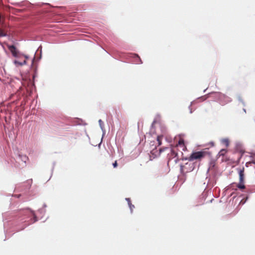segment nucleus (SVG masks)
<instances>
[{"instance_id": "f257e3e1", "label": "nucleus", "mask_w": 255, "mask_h": 255, "mask_svg": "<svg viewBox=\"0 0 255 255\" xmlns=\"http://www.w3.org/2000/svg\"><path fill=\"white\" fill-rule=\"evenodd\" d=\"M211 153L205 149L192 152L188 159L189 161H192L195 160H201L206 156H211Z\"/></svg>"}, {"instance_id": "f03ea898", "label": "nucleus", "mask_w": 255, "mask_h": 255, "mask_svg": "<svg viewBox=\"0 0 255 255\" xmlns=\"http://www.w3.org/2000/svg\"><path fill=\"white\" fill-rule=\"evenodd\" d=\"M245 169L244 167H240L237 168V171L239 175V183L238 184L237 187L241 190L244 189L246 188L244 184L245 179Z\"/></svg>"}, {"instance_id": "7ed1b4c3", "label": "nucleus", "mask_w": 255, "mask_h": 255, "mask_svg": "<svg viewBox=\"0 0 255 255\" xmlns=\"http://www.w3.org/2000/svg\"><path fill=\"white\" fill-rule=\"evenodd\" d=\"M215 97L218 98L220 104L223 105L231 101L230 98L221 93H215Z\"/></svg>"}, {"instance_id": "20e7f679", "label": "nucleus", "mask_w": 255, "mask_h": 255, "mask_svg": "<svg viewBox=\"0 0 255 255\" xmlns=\"http://www.w3.org/2000/svg\"><path fill=\"white\" fill-rule=\"evenodd\" d=\"M8 48L10 50V51L11 52L12 55L14 57H17L18 56V52L15 46H14L13 45H9V46H8Z\"/></svg>"}, {"instance_id": "39448f33", "label": "nucleus", "mask_w": 255, "mask_h": 255, "mask_svg": "<svg viewBox=\"0 0 255 255\" xmlns=\"http://www.w3.org/2000/svg\"><path fill=\"white\" fill-rule=\"evenodd\" d=\"M177 152H176V151L175 150L174 148H172L170 150V153L168 154L169 155V158L170 159L171 158H173L175 157H176L177 156Z\"/></svg>"}, {"instance_id": "423d86ee", "label": "nucleus", "mask_w": 255, "mask_h": 255, "mask_svg": "<svg viewBox=\"0 0 255 255\" xmlns=\"http://www.w3.org/2000/svg\"><path fill=\"white\" fill-rule=\"evenodd\" d=\"M176 146L181 147L183 150L186 149V147L185 145L184 140L183 139H179Z\"/></svg>"}, {"instance_id": "0eeeda50", "label": "nucleus", "mask_w": 255, "mask_h": 255, "mask_svg": "<svg viewBox=\"0 0 255 255\" xmlns=\"http://www.w3.org/2000/svg\"><path fill=\"white\" fill-rule=\"evenodd\" d=\"M18 159L25 164L28 159V157L25 155L19 154L18 155Z\"/></svg>"}, {"instance_id": "6e6552de", "label": "nucleus", "mask_w": 255, "mask_h": 255, "mask_svg": "<svg viewBox=\"0 0 255 255\" xmlns=\"http://www.w3.org/2000/svg\"><path fill=\"white\" fill-rule=\"evenodd\" d=\"M221 142L222 144L225 145L226 147H228L229 145V140L228 138H223L221 139Z\"/></svg>"}, {"instance_id": "1a4fd4ad", "label": "nucleus", "mask_w": 255, "mask_h": 255, "mask_svg": "<svg viewBox=\"0 0 255 255\" xmlns=\"http://www.w3.org/2000/svg\"><path fill=\"white\" fill-rule=\"evenodd\" d=\"M14 63L16 65L22 66V65L26 64V60H24L23 62H19V61H18L17 60H15L14 61Z\"/></svg>"}, {"instance_id": "9d476101", "label": "nucleus", "mask_w": 255, "mask_h": 255, "mask_svg": "<svg viewBox=\"0 0 255 255\" xmlns=\"http://www.w3.org/2000/svg\"><path fill=\"white\" fill-rule=\"evenodd\" d=\"M163 138L162 135H158L157 137V141L158 142V145L159 146L161 144V141Z\"/></svg>"}, {"instance_id": "9b49d317", "label": "nucleus", "mask_w": 255, "mask_h": 255, "mask_svg": "<svg viewBox=\"0 0 255 255\" xmlns=\"http://www.w3.org/2000/svg\"><path fill=\"white\" fill-rule=\"evenodd\" d=\"M227 152V150L226 149H221L219 154L220 155V156H224Z\"/></svg>"}, {"instance_id": "f8f14e48", "label": "nucleus", "mask_w": 255, "mask_h": 255, "mask_svg": "<svg viewBox=\"0 0 255 255\" xmlns=\"http://www.w3.org/2000/svg\"><path fill=\"white\" fill-rule=\"evenodd\" d=\"M6 35V33L2 29L1 27H0V37L5 36Z\"/></svg>"}, {"instance_id": "ddd939ff", "label": "nucleus", "mask_w": 255, "mask_h": 255, "mask_svg": "<svg viewBox=\"0 0 255 255\" xmlns=\"http://www.w3.org/2000/svg\"><path fill=\"white\" fill-rule=\"evenodd\" d=\"M28 212H29V213H30L31 215H32V216H34V220L33 222H35L37 221V219H36V217L35 216V215L34 213H33V211H28Z\"/></svg>"}, {"instance_id": "4468645a", "label": "nucleus", "mask_w": 255, "mask_h": 255, "mask_svg": "<svg viewBox=\"0 0 255 255\" xmlns=\"http://www.w3.org/2000/svg\"><path fill=\"white\" fill-rule=\"evenodd\" d=\"M128 206L132 211V208L134 207V205H132L131 203H128Z\"/></svg>"}, {"instance_id": "2eb2a0df", "label": "nucleus", "mask_w": 255, "mask_h": 255, "mask_svg": "<svg viewBox=\"0 0 255 255\" xmlns=\"http://www.w3.org/2000/svg\"><path fill=\"white\" fill-rule=\"evenodd\" d=\"M113 165L114 166V168H116L118 166V163H117V161H116L113 164Z\"/></svg>"}, {"instance_id": "dca6fc26", "label": "nucleus", "mask_w": 255, "mask_h": 255, "mask_svg": "<svg viewBox=\"0 0 255 255\" xmlns=\"http://www.w3.org/2000/svg\"><path fill=\"white\" fill-rule=\"evenodd\" d=\"M135 56L138 58V59L139 60V63H142V61L140 59V58H139V57L137 55H135Z\"/></svg>"}, {"instance_id": "f3484780", "label": "nucleus", "mask_w": 255, "mask_h": 255, "mask_svg": "<svg viewBox=\"0 0 255 255\" xmlns=\"http://www.w3.org/2000/svg\"><path fill=\"white\" fill-rule=\"evenodd\" d=\"M126 200L128 201V203H131L130 200L129 198H126Z\"/></svg>"}, {"instance_id": "a211bd4d", "label": "nucleus", "mask_w": 255, "mask_h": 255, "mask_svg": "<svg viewBox=\"0 0 255 255\" xmlns=\"http://www.w3.org/2000/svg\"><path fill=\"white\" fill-rule=\"evenodd\" d=\"M210 144L211 145V146H214V143L213 142H211L210 143Z\"/></svg>"}, {"instance_id": "6ab92c4d", "label": "nucleus", "mask_w": 255, "mask_h": 255, "mask_svg": "<svg viewBox=\"0 0 255 255\" xmlns=\"http://www.w3.org/2000/svg\"><path fill=\"white\" fill-rule=\"evenodd\" d=\"M25 57L26 59L28 58V57L27 56H25Z\"/></svg>"}, {"instance_id": "aec40b11", "label": "nucleus", "mask_w": 255, "mask_h": 255, "mask_svg": "<svg viewBox=\"0 0 255 255\" xmlns=\"http://www.w3.org/2000/svg\"><path fill=\"white\" fill-rule=\"evenodd\" d=\"M99 122L100 123H101V120H100Z\"/></svg>"}, {"instance_id": "412c9836", "label": "nucleus", "mask_w": 255, "mask_h": 255, "mask_svg": "<svg viewBox=\"0 0 255 255\" xmlns=\"http://www.w3.org/2000/svg\"><path fill=\"white\" fill-rule=\"evenodd\" d=\"M99 122L100 123H101V120H100Z\"/></svg>"}]
</instances>
